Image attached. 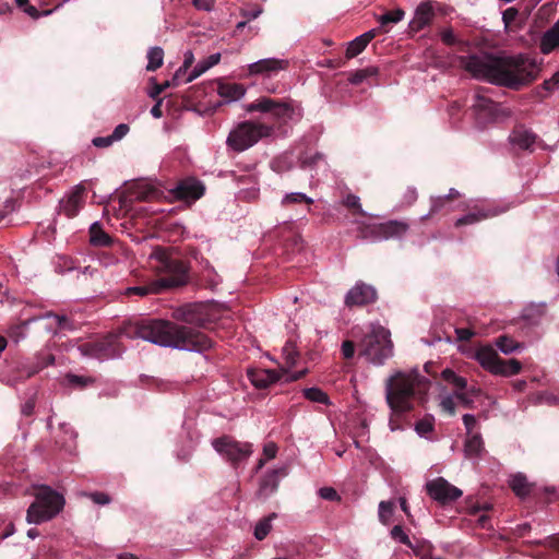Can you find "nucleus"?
Returning <instances> with one entry per match:
<instances>
[{"label":"nucleus","instance_id":"1","mask_svg":"<svg viewBox=\"0 0 559 559\" xmlns=\"http://www.w3.org/2000/svg\"><path fill=\"white\" fill-rule=\"evenodd\" d=\"M462 66L476 79L514 90L534 81L539 71L536 61L522 53L518 56L473 55L463 57Z\"/></svg>","mask_w":559,"mask_h":559},{"label":"nucleus","instance_id":"2","mask_svg":"<svg viewBox=\"0 0 559 559\" xmlns=\"http://www.w3.org/2000/svg\"><path fill=\"white\" fill-rule=\"evenodd\" d=\"M134 336L162 347L201 353L212 346L211 341L194 329L165 320H150L135 326Z\"/></svg>","mask_w":559,"mask_h":559},{"label":"nucleus","instance_id":"3","mask_svg":"<svg viewBox=\"0 0 559 559\" xmlns=\"http://www.w3.org/2000/svg\"><path fill=\"white\" fill-rule=\"evenodd\" d=\"M429 380L419 374L418 369L395 371L385 381V401L392 416L400 417L414 408L416 394L428 390Z\"/></svg>","mask_w":559,"mask_h":559},{"label":"nucleus","instance_id":"4","mask_svg":"<svg viewBox=\"0 0 559 559\" xmlns=\"http://www.w3.org/2000/svg\"><path fill=\"white\" fill-rule=\"evenodd\" d=\"M148 265L152 271L163 274L155 280L162 293L166 289L185 286L189 282L188 264L175 258L167 249L156 247L148 254Z\"/></svg>","mask_w":559,"mask_h":559},{"label":"nucleus","instance_id":"5","mask_svg":"<svg viewBox=\"0 0 559 559\" xmlns=\"http://www.w3.org/2000/svg\"><path fill=\"white\" fill-rule=\"evenodd\" d=\"M35 501L28 507L26 521L41 524L55 518L64 507V498L49 486L39 485L34 493Z\"/></svg>","mask_w":559,"mask_h":559},{"label":"nucleus","instance_id":"6","mask_svg":"<svg viewBox=\"0 0 559 559\" xmlns=\"http://www.w3.org/2000/svg\"><path fill=\"white\" fill-rule=\"evenodd\" d=\"M391 333L379 323H372L369 332L361 341L360 354L374 365L382 366L386 359L393 356V343Z\"/></svg>","mask_w":559,"mask_h":559},{"label":"nucleus","instance_id":"7","mask_svg":"<svg viewBox=\"0 0 559 559\" xmlns=\"http://www.w3.org/2000/svg\"><path fill=\"white\" fill-rule=\"evenodd\" d=\"M247 112L259 111L270 114L278 122H298L304 115L302 107L295 100H277L270 97H260L246 106Z\"/></svg>","mask_w":559,"mask_h":559},{"label":"nucleus","instance_id":"8","mask_svg":"<svg viewBox=\"0 0 559 559\" xmlns=\"http://www.w3.org/2000/svg\"><path fill=\"white\" fill-rule=\"evenodd\" d=\"M273 128L261 122L243 121L238 123L227 136V145L236 152H243L262 138L270 136Z\"/></svg>","mask_w":559,"mask_h":559},{"label":"nucleus","instance_id":"9","mask_svg":"<svg viewBox=\"0 0 559 559\" xmlns=\"http://www.w3.org/2000/svg\"><path fill=\"white\" fill-rule=\"evenodd\" d=\"M212 445L223 459L233 465L246 461L253 452L251 443L237 441L229 436L214 439Z\"/></svg>","mask_w":559,"mask_h":559},{"label":"nucleus","instance_id":"10","mask_svg":"<svg viewBox=\"0 0 559 559\" xmlns=\"http://www.w3.org/2000/svg\"><path fill=\"white\" fill-rule=\"evenodd\" d=\"M473 109L479 120H497L511 115L507 107L495 103L481 91L474 95Z\"/></svg>","mask_w":559,"mask_h":559},{"label":"nucleus","instance_id":"11","mask_svg":"<svg viewBox=\"0 0 559 559\" xmlns=\"http://www.w3.org/2000/svg\"><path fill=\"white\" fill-rule=\"evenodd\" d=\"M428 495L441 504H448L456 501L463 492L460 488L450 484L442 477H437L426 484Z\"/></svg>","mask_w":559,"mask_h":559},{"label":"nucleus","instance_id":"12","mask_svg":"<svg viewBox=\"0 0 559 559\" xmlns=\"http://www.w3.org/2000/svg\"><path fill=\"white\" fill-rule=\"evenodd\" d=\"M55 357L48 352H41L35 357V362L21 364L16 368V376L7 380L11 385H14L17 381L28 379L39 372L45 367L52 365Z\"/></svg>","mask_w":559,"mask_h":559},{"label":"nucleus","instance_id":"13","mask_svg":"<svg viewBox=\"0 0 559 559\" xmlns=\"http://www.w3.org/2000/svg\"><path fill=\"white\" fill-rule=\"evenodd\" d=\"M171 194L175 199L186 203H193L199 200L205 192L204 185L194 178H187L179 181L173 189Z\"/></svg>","mask_w":559,"mask_h":559},{"label":"nucleus","instance_id":"14","mask_svg":"<svg viewBox=\"0 0 559 559\" xmlns=\"http://www.w3.org/2000/svg\"><path fill=\"white\" fill-rule=\"evenodd\" d=\"M289 61L281 58H263L248 64L246 76L264 75L272 76L287 70Z\"/></svg>","mask_w":559,"mask_h":559},{"label":"nucleus","instance_id":"15","mask_svg":"<svg viewBox=\"0 0 559 559\" xmlns=\"http://www.w3.org/2000/svg\"><path fill=\"white\" fill-rule=\"evenodd\" d=\"M282 357L284 362L281 366L280 371L285 376V382L297 381L307 373V369L290 371V369L296 366L299 359V353L293 342H287L284 345L282 349Z\"/></svg>","mask_w":559,"mask_h":559},{"label":"nucleus","instance_id":"16","mask_svg":"<svg viewBox=\"0 0 559 559\" xmlns=\"http://www.w3.org/2000/svg\"><path fill=\"white\" fill-rule=\"evenodd\" d=\"M175 318L188 324L202 328L207 322L206 307L202 304H188L175 311Z\"/></svg>","mask_w":559,"mask_h":559},{"label":"nucleus","instance_id":"17","mask_svg":"<svg viewBox=\"0 0 559 559\" xmlns=\"http://www.w3.org/2000/svg\"><path fill=\"white\" fill-rule=\"evenodd\" d=\"M408 229V225L399 221H390L383 224L373 225L369 228L370 235L365 237L371 241L389 239L393 237H401Z\"/></svg>","mask_w":559,"mask_h":559},{"label":"nucleus","instance_id":"18","mask_svg":"<svg viewBox=\"0 0 559 559\" xmlns=\"http://www.w3.org/2000/svg\"><path fill=\"white\" fill-rule=\"evenodd\" d=\"M376 289L365 283H357L345 296L346 306H362L376 300Z\"/></svg>","mask_w":559,"mask_h":559},{"label":"nucleus","instance_id":"19","mask_svg":"<svg viewBox=\"0 0 559 559\" xmlns=\"http://www.w3.org/2000/svg\"><path fill=\"white\" fill-rule=\"evenodd\" d=\"M85 188L81 185L75 186L61 201L60 210L68 217L75 216L83 205V193Z\"/></svg>","mask_w":559,"mask_h":559},{"label":"nucleus","instance_id":"20","mask_svg":"<svg viewBox=\"0 0 559 559\" xmlns=\"http://www.w3.org/2000/svg\"><path fill=\"white\" fill-rule=\"evenodd\" d=\"M473 358L488 372L496 374L495 370L498 369L500 357L491 346L485 345L477 348Z\"/></svg>","mask_w":559,"mask_h":559},{"label":"nucleus","instance_id":"21","mask_svg":"<svg viewBox=\"0 0 559 559\" xmlns=\"http://www.w3.org/2000/svg\"><path fill=\"white\" fill-rule=\"evenodd\" d=\"M247 93V88L240 83L218 82L217 94L229 104L241 99Z\"/></svg>","mask_w":559,"mask_h":559},{"label":"nucleus","instance_id":"22","mask_svg":"<svg viewBox=\"0 0 559 559\" xmlns=\"http://www.w3.org/2000/svg\"><path fill=\"white\" fill-rule=\"evenodd\" d=\"M433 17V8L430 2H421L415 10L409 27L417 32L430 23Z\"/></svg>","mask_w":559,"mask_h":559},{"label":"nucleus","instance_id":"23","mask_svg":"<svg viewBox=\"0 0 559 559\" xmlns=\"http://www.w3.org/2000/svg\"><path fill=\"white\" fill-rule=\"evenodd\" d=\"M510 143L520 150H533L536 142V134L532 131L519 128L513 130L509 136Z\"/></svg>","mask_w":559,"mask_h":559},{"label":"nucleus","instance_id":"24","mask_svg":"<svg viewBox=\"0 0 559 559\" xmlns=\"http://www.w3.org/2000/svg\"><path fill=\"white\" fill-rule=\"evenodd\" d=\"M559 48V20L544 33L540 38L539 49L548 55Z\"/></svg>","mask_w":559,"mask_h":559},{"label":"nucleus","instance_id":"25","mask_svg":"<svg viewBox=\"0 0 559 559\" xmlns=\"http://www.w3.org/2000/svg\"><path fill=\"white\" fill-rule=\"evenodd\" d=\"M499 213L500 212L493 207L480 210L477 212H472V213H468V214L457 218L455 222V226L475 224L483 219L493 217V216L498 215Z\"/></svg>","mask_w":559,"mask_h":559},{"label":"nucleus","instance_id":"26","mask_svg":"<svg viewBox=\"0 0 559 559\" xmlns=\"http://www.w3.org/2000/svg\"><path fill=\"white\" fill-rule=\"evenodd\" d=\"M483 451L484 443L480 435H468L464 445L465 456L469 460H477L480 457Z\"/></svg>","mask_w":559,"mask_h":559},{"label":"nucleus","instance_id":"27","mask_svg":"<svg viewBox=\"0 0 559 559\" xmlns=\"http://www.w3.org/2000/svg\"><path fill=\"white\" fill-rule=\"evenodd\" d=\"M509 485L513 492L520 497L525 498L530 495L532 485L527 481L524 474L518 473L510 477Z\"/></svg>","mask_w":559,"mask_h":559},{"label":"nucleus","instance_id":"28","mask_svg":"<svg viewBox=\"0 0 559 559\" xmlns=\"http://www.w3.org/2000/svg\"><path fill=\"white\" fill-rule=\"evenodd\" d=\"M282 473L285 475V469H273L263 477L260 485V493L263 496H269L274 492L278 486V475Z\"/></svg>","mask_w":559,"mask_h":559},{"label":"nucleus","instance_id":"29","mask_svg":"<svg viewBox=\"0 0 559 559\" xmlns=\"http://www.w3.org/2000/svg\"><path fill=\"white\" fill-rule=\"evenodd\" d=\"M90 241L93 246L106 247L109 246L112 240L110 236L102 229L100 224L98 222H94L90 226Z\"/></svg>","mask_w":559,"mask_h":559},{"label":"nucleus","instance_id":"30","mask_svg":"<svg viewBox=\"0 0 559 559\" xmlns=\"http://www.w3.org/2000/svg\"><path fill=\"white\" fill-rule=\"evenodd\" d=\"M162 290L155 281L150 282L146 285L130 286L127 287L124 294L127 296L136 295L139 297H146L148 295L160 294Z\"/></svg>","mask_w":559,"mask_h":559},{"label":"nucleus","instance_id":"31","mask_svg":"<svg viewBox=\"0 0 559 559\" xmlns=\"http://www.w3.org/2000/svg\"><path fill=\"white\" fill-rule=\"evenodd\" d=\"M522 369V364L516 359L503 360L500 358L498 369L495 376L511 377L518 374Z\"/></svg>","mask_w":559,"mask_h":559},{"label":"nucleus","instance_id":"32","mask_svg":"<svg viewBox=\"0 0 559 559\" xmlns=\"http://www.w3.org/2000/svg\"><path fill=\"white\" fill-rule=\"evenodd\" d=\"M133 197L136 200H151L157 197L158 191L147 182H139L133 186Z\"/></svg>","mask_w":559,"mask_h":559},{"label":"nucleus","instance_id":"33","mask_svg":"<svg viewBox=\"0 0 559 559\" xmlns=\"http://www.w3.org/2000/svg\"><path fill=\"white\" fill-rule=\"evenodd\" d=\"M441 378L450 385L455 388V391L465 390L467 388V381L465 378L459 376L454 370L445 368L441 372Z\"/></svg>","mask_w":559,"mask_h":559},{"label":"nucleus","instance_id":"34","mask_svg":"<svg viewBox=\"0 0 559 559\" xmlns=\"http://www.w3.org/2000/svg\"><path fill=\"white\" fill-rule=\"evenodd\" d=\"M496 346L504 355H509L524 348L523 344L515 342L513 338L507 335L499 336L496 341Z\"/></svg>","mask_w":559,"mask_h":559},{"label":"nucleus","instance_id":"35","mask_svg":"<svg viewBox=\"0 0 559 559\" xmlns=\"http://www.w3.org/2000/svg\"><path fill=\"white\" fill-rule=\"evenodd\" d=\"M262 374L263 378L252 380L254 385L266 388L274 382L285 381V376L280 370H264Z\"/></svg>","mask_w":559,"mask_h":559},{"label":"nucleus","instance_id":"36","mask_svg":"<svg viewBox=\"0 0 559 559\" xmlns=\"http://www.w3.org/2000/svg\"><path fill=\"white\" fill-rule=\"evenodd\" d=\"M164 60V51L160 47H152L147 51L146 70L155 71L160 68Z\"/></svg>","mask_w":559,"mask_h":559},{"label":"nucleus","instance_id":"37","mask_svg":"<svg viewBox=\"0 0 559 559\" xmlns=\"http://www.w3.org/2000/svg\"><path fill=\"white\" fill-rule=\"evenodd\" d=\"M302 392H304V396L313 403H320V404H324V405L331 404V401H330V397L328 396V394L317 386L304 389Z\"/></svg>","mask_w":559,"mask_h":559},{"label":"nucleus","instance_id":"38","mask_svg":"<svg viewBox=\"0 0 559 559\" xmlns=\"http://www.w3.org/2000/svg\"><path fill=\"white\" fill-rule=\"evenodd\" d=\"M276 516L275 513L260 520L254 527V537L259 540L264 539L272 528V520Z\"/></svg>","mask_w":559,"mask_h":559},{"label":"nucleus","instance_id":"39","mask_svg":"<svg viewBox=\"0 0 559 559\" xmlns=\"http://www.w3.org/2000/svg\"><path fill=\"white\" fill-rule=\"evenodd\" d=\"M393 513H394V502L381 501L379 503L378 516H379V521L382 524L388 525L391 522Z\"/></svg>","mask_w":559,"mask_h":559},{"label":"nucleus","instance_id":"40","mask_svg":"<svg viewBox=\"0 0 559 559\" xmlns=\"http://www.w3.org/2000/svg\"><path fill=\"white\" fill-rule=\"evenodd\" d=\"M405 13L402 9H396L393 11H389L378 17V22L381 27L386 26L388 24H396L401 22L404 17Z\"/></svg>","mask_w":559,"mask_h":559},{"label":"nucleus","instance_id":"41","mask_svg":"<svg viewBox=\"0 0 559 559\" xmlns=\"http://www.w3.org/2000/svg\"><path fill=\"white\" fill-rule=\"evenodd\" d=\"M305 202L307 204H312L313 199L308 197L304 192H289L286 193L282 199V205L286 206L293 203H301Z\"/></svg>","mask_w":559,"mask_h":559},{"label":"nucleus","instance_id":"42","mask_svg":"<svg viewBox=\"0 0 559 559\" xmlns=\"http://www.w3.org/2000/svg\"><path fill=\"white\" fill-rule=\"evenodd\" d=\"M368 43L360 35L354 38L346 49V57L354 58L367 47Z\"/></svg>","mask_w":559,"mask_h":559},{"label":"nucleus","instance_id":"43","mask_svg":"<svg viewBox=\"0 0 559 559\" xmlns=\"http://www.w3.org/2000/svg\"><path fill=\"white\" fill-rule=\"evenodd\" d=\"M277 451H278V448H277L276 443H274L273 441L266 442L263 445V456H264V459H260L259 460L257 468L261 469L265 465L266 461L274 459L276 456V454H277Z\"/></svg>","mask_w":559,"mask_h":559},{"label":"nucleus","instance_id":"44","mask_svg":"<svg viewBox=\"0 0 559 559\" xmlns=\"http://www.w3.org/2000/svg\"><path fill=\"white\" fill-rule=\"evenodd\" d=\"M433 417L427 416L420 420H418L415 425V430L419 437H427L433 430Z\"/></svg>","mask_w":559,"mask_h":559},{"label":"nucleus","instance_id":"45","mask_svg":"<svg viewBox=\"0 0 559 559\" xmlns=\"http://www.w3.org/2000/svg\"><path fill=\"white\" fill-rule=\"evenodd\" d=\"M455 392L454 393H448L442 396H440V407L443 412L448 413L449 415L455 414Z\"/></svg>","mask_w":559,"mask_h":559},{"label":"nucleus","instance_id":"46","mask_svg":"<svg viewBox=\"0 0 559 559\" xmlns=\"http://www.w3.org/2000/svg\"><path fill=\"white\" fill-rule=\"evenodd\" d=\"M390 535L395 542L412 547L409 537L401 525L393 526L390 532Z\"/></svg>","mask_w":559,"mask_h":559},{"label":"nucleus","instance_id":"47","mask_svg":"<svg viewBox=\"0 0 559 559\" xmlns=\"http://www.w3.org/2000/svg\"><path fill=\"white\" fill-rule=\"evenodd\" d=\"M376 68H367L362 70H358L355 73L350 75L348 79L352 84H360L364 82L368 76L376 75L377 74Z\"/></svg>","mask_w":559,"mask_h":559},{"label":"nucleus","instance_id":"48","mask_svg":"<svg viewBox=\"0 0 559 559\" xmlns=\"http://www.w3.org/2000/svg\"><path fill=\"white\" fill-rule=\"evenodd\" d=\"M84 496L88 497L94 503L99 506H106L109 504L111 499L110 497L105 492H91V493H83Z\"/></svg>","mask_w":559,"mask_h":559},{"label":"nucleus","instance_id":"49","mask_svg":"<svg viewBox=\"0 0 559 559\" xmlns=\"http://www.w3.org/2000/svg\"><path fill=\"white\" fill-rule=\"evenodd\" d=\"M210 68L204 63V60L199 61L195 64V67L193 68V70L191 71L187 81L191 82V81L195 80L197 78H199L200 75L205 73Z\"/></svg>","mask_w":559,"mask_h":559},{"label":"nucleus","instance_id":"50","mask_svg":"<svg viewBox=\"0 0 559 559\" xmlns=\"http://www.w3.org/2000/svg\"><path fill=\"white\" fill-rule=\"evenodd\" d=\"M98 260H99V263L105 267L115 265L119 262V259L117 257H115L114 254L108 253V252L100 253Z\"/></svg>","mask_w":559,"mask_h":559},{"label":"nucleus","instance_id":"51","mask_svg":"<svg viewBox=\"0 0 559 559\" xmlns=\"http://www.w3.org/2000/svg\"><path fill=\"white\" fill-rule=\"evenodd\" d=\"M454 332L457 341L462 342L469 341L475 335V332L468 328H456Z\"/></svg>","mask_w":559,"mask_h":559},{"label":"nucleus","instance_id":"52","mask_svg":"<svg viewBox=\"0 0 559 559\" xmlns=\"http://www.w3.org/2000/svg\"><path fill=\"white\" fill-rule=\"evenodd\" d=\"M341 350L345 359H350L355 355V344L352 341H344Z\"/></svg>","mask_w":559,"mask_h":559},{"label":"nucleus","instance_id":"53","mask_svg":"<svg viewBox=\"0 0 559 559\" xmlns=\"http://www.w3.org/2000/svg\"><path fill=\"white\" fill-rule=\"evenodd\" d=\"M319 496L322 499L330 500V501L338 499V495H337L336 490L334 488H332V487H322V488H320L319 489Z\"/></svg>","mask_w":559,"mask_h":559},{"label":"nucleus","instance_id":"54","mask_svg":"<svg viewBox=\"0 0 559 559\" xmlns=\"http://www.w3.org/2000/svg\"><path fill=\"white\" fill-rule=\"evenodd\" d=\"M456 400H459L462 405L466 408H471L473 406V400L464 390L455 391Z\"/></svg>","mask_w":559,"mask_h":559},{"label":"nucleus","instance_id":"55","mask_svg":"<svg viewBox=\"0 0 559 559\" xmlns=\"http://www.w3.org/2000/svg\"><path fill=\"white\" fill-rule=\"evenodd\" d=\"M463 424L467 435H473V429L477 424L476 417L472 414H465L463 416Z\"/></svg>","mask_w":559,"mask_h":559},{"label":"nucleus","instance_id":"56","mask_svg":"<svg viewBox=\"0 0 559 559\" xmlns=\"http://www.w3.org/2000/svg\"><path fill=\"white\" fill-rule=\"evenodd\" d=\"M67 381H68L69 384L74 385V386H84L91 380L87 379V378L81 377V376L68 374L67 376Z\"/></svg>","mask_w":559,"mask_h":559},{"label":"nucleus","instance_id":"57","mask_svg":"<svg viewBox=\"0 0 559 559\" xmlns=\"http://www.w3.org/2000/svg\"><path fill=\"white\" fill-rule=\"evenodd\" d=\"M129 132V126L126 123L118 124L115 130L112 131V139L114 141L121 140L127 133Z\"/></svg>","mask_w":559,"mask_h":559},{"label":"nucleus","instance_id":"58","mask_svg":"<svg viewBox=\"0 0 559 559\" xmlns=\"http://www.w3.org/2000/svg\"><path fill=\"white\" fill-rule=\"evenodd\" d=\"M444 198L437 197L431 199V209L430 212L421 217V219H426L430 214L438 212L444 203Z\"/></svg>","mask_w":559,"mask_h":559},{"label":"nucleus","instance_id":"59","mask_svg":"<svg viewBox=\"0 0 559 559\" xmlns=\"http://www.w3.org/2000/svg\"><path fill=\"white\" fill-rule=\"evenodd\" d=\"M215 0H192L193 5L198 10L212 11Z\"/></svg>","mask_w":559,"mask_h":559},{"label":"nucleus","instance_id":"60","mask_svg":"<svg viewBox=\"0 0 559 559\" xmlns=\"http://www.w3.org/2000/svg\"><path fill=\"white\" fill-rule=\"evenodd\" d=\"M112 142H114V139H112L111 135H109V136H97V138L93 139V144L96 147H107V146L111 145Z\"/></svg>","mask_w":559,"mask_h":559},{"label":"nucleus","instance_id":"61","mask_svg":"<svg viewBox=\"0 0 559 559\" xmlns=\"http://www.w3.org/2000/svg\"><path fill=\"white\" fill-rule=\"evenodd\" d=\"M259 188L252 187L250 189L241 190L240 195L246 200H255L259 195Z\"/></svg>","mask_w":559,"mask_h":559},{"label":"nucleus","instance_id":"62","mask_svg":"<svg viewBox=\"0 0 559 559\" xmlns=\"http://www.w3.org/2000/svg\"><path fill=\"white\" fill-rule=\"evenodd\" d=\"M441 39L447 45L455 44V36L451 28H445L441 32Z\"/></svg>","mask_w":559,"mask_h":559},{"label":"nucleus","instance_id":"63","mask_svg":"<svg viewBox=\"0 0 559 559\" xmlns=\"http://www.w3.org/2000/svg\"><path fill=\"white\" fill-rule=\"evenodd\" d=\"M518 15V10L514 9V8H509L507 9L503 14H502V20L506 24V26H508Z\"/></svg>","mask_w":559,"mask_h":559},{"label":"nucleus","instance_id":"64","mask_svg":"<svg viewBox=\"0 0 559 559\" xmlns=\"http://www.w3.org/2000/svg\"><path fill=\"white\" fill-rule=\"evenodd\" d=\"M263 10L262 8L258 7L257 9L254 10H243L241 12V15L245 16L248 21H252V20H255L257 17H259L261 14H262Z\"/></svg>","mask_w":559,"mask_h":559}]
</instances>
